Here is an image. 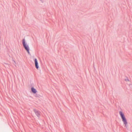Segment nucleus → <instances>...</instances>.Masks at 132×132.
Here are the masks:
<instances>
[{"mask_svg": "<svg viewBox=\"0 0 132 132\" xmlns=\"http://www.w3.org/2000/svg\"><path fill=\"white\" fill-rule=\"evenodd\" d=\"M119 114L120 115L122 121L123 122L124 124L125 125V127L127 128L128 126L127 125V122L126 119L125 117L124 114L122 111H120Z\"/></svg>", "mask_w": 132, "mask_h": 132, "instance_id": "obj_1", "label": "nucleus"}, {"mask_svg": "<svg viewBox=\"0 0 132 132\" xmlns=\"http://www.w3.org/2000/svg\"><path fill=\"white\" fill-rule=\"evenodd\" d=\"M22 44L25 50L26 51L30 49L28 45L27 44V42H26L25 38L22 39Z\"/></svg>", "mask_w": 132, "mask_h": 132, "instance_id": "obj_2", "label": "nucleus"}, {"mask_svg": "<svg viewBox=\"0 0 132 132\" xmlns=\"http://www.w3.org/2000/svg\"><path fill=\"white\" fill-rule=\"evenodd\" d=\"M31 87V91L32 93L33 94H36L37 93V91L36 89L34 88L32 84H31L30 85Z\"/></svg>", "mask_w": 132, "mask_h": 132, "instance_id": "obj_3", "label": "nucleus"}, {"mask_svg": "<svg viewBox=\"0 0 132 132\" xmlns=\"http://www.w3.org/2000/svg\"><path fill=\"white\" fill-rule=\"evenodd\" d=\"M34 61L35 64V66L36 69H38L39 68L38 64V62L37 59L36 58L34 59Z\"/></svg>", "mask_w": 132, "mask_h": 132, "instance_id": "obj_4", "label": "nucleus"}, {"mask_svg": "<svg viewBox=\"0 0 132 132\" xmlns=\"http://www.w3.org/2000/svg\"><path fill=\"white\" fill-rule=\"evenodd\" d=\"M33 111L37 116L38 117H39L40 115V112L38 110H37L36 109H34Z\"/></svg>", "mask_w": 132, "mask_h": 132, "instance_id": "obj_5", "label": "nucleus"}, {"mask_svg": "<svg viewBox=\"0 0 132 132\" xmlns=\"http://www.w3.org/2000/svg\"><path fill=\"white\" fill-rule=\"evenodd\" d=\"M35 94V96L36 97L40 98V97L41 96L37 94V93H36V94Z\"/></svg>", "mask_w": 132, "mask_h": 132, "instance_id": "obj_6", "label": "nucleus"}, {"mask_svg": "<svg viewBox=\"0 0 132 132\" xmlns=\"http://www.w3.org/2000/svg\"><path fill=\"white\" fill-rule=\"evenodd\" d=\"M125 80L126 81H129V80L128 79V78L127 77H126V78L125 79Z\"/></svg>", "mask_w": 132, "mask_h": 132, "instance_id": "obj_7", "label": "nucleus"}, {"mask_svg": "<svg viewBox=\"0 0 132 132\" xmlns=\"http://www.w3.org/2000/svg\"><path fill=\"white\" fill-rule=\"evenodd\" d=\"M29 50H30V49L28 50H26V51H27V53H28L29 54H30V52H29Z\"/></svg>", "mask_w": 132, "mask_h": 132, "instance_id": "obj_8", "label": "nucleus"}, {"mask_svg": "<svg viewBox=\"0 0 132 132\" xmlns=\"http://www.w3.org/2000/svg\"><path fill=\"white\" fill-rule=\"evenodd\" d=\"M14 61V62L15 63V61Z\"/></svg>", "mask_w": 132, "mask_h": 132, "instance_id": "obj_9", "label": "nucleus"}]
</instances>
